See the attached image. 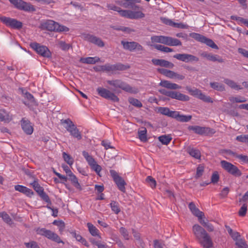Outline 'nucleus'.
<instances>
[{
  "label": "nucleus",
  "mask_w": 248,
  "mask_h": 248,
  "mask_svg": "<svg viewBox=\"0 0 248 248\" xmlns=\"http://www.w3.org/2000/svg\"><path fill=\"white\" fill-rule=\"evenodd\" d=\"M141 0H115V3L120 7L132 10H126L124 17L137 19L143 18L145 14L140 11L141 7L136 3H139Z\"/></svg>",
  "instance_id": "1"
},
{
  "label": "nucleus",
  "mask_w": 248,
  "mask_h": 248,
  "mask_svg": "<svg viewBox=\"0 0 248 248\" xmlns=\"http://www.w3.org/2000/svg\"><path fill=\"white\" fill-rule=\"evenodd\" d=\"M192 232L196 240L204 248H210L213 246L212 239L205 230L198 224L192 227Z\"/></svg>",
  "instance_id": "2"
},
{
  "label": "nucleus",
  "mask_w": 248,
  "mask_h": 248,
  "mask_svg": "<svg viewBox=\"0 0 248 248\" xmlns=\"http://www.w3.org/2000/svg\"><path fill=\"white\" fill-rule=\"evenodd\" d=\"M40 28L43 30L57 32H66L69 31V29L67 27L61 25L59 23L51 20L42 23L40 25Z\"/></svg>",
  "instance_id": "3"
},
{
  "label": "nucleus",
  "mask_w": 248,
  "mask_h": 248,
  "mask_svg": "<svg viewBox=\"0 0 248 248\" xmlns=\"http://www.w3.org/2000/svg\"><path fill=\"white\" fill-rule=\"evenodd\" d=\"M158 92L172 99H175L179 101H187L190 99L188 95L176 91H167L164 89H161L158 90Z\"/></svg>",
  "instance_id": "4"
},
{
  "label": "nucleus",
  "mask_w": 248,
  "mask_h": 248,
  "mask_svg": "<svg viewBox=\"0 0 248 248\" xmlns=\"http://www.w3.org/2000/svg\"><path fill=\"white\" fill-rule=\"evenodd\" d=\"M107 82L109 85L113 86L115 89L114 91H116V89H120L128 93H133L132 88L127 83L121 79H116L111 80H107Z\"/></svg>",
  "instance_id": "5"
},
{
  "label": "nucleus",
  "mask_w": 248,
  "mask_h": 248,
  "mask_svg": "<svg viewBox=\"0 0 248 248\" xmlns=\"http://www.w3.org/2000/svg\"><path fill=\"white\" fill-rule=\"evenodd\" d=\"M36 232L38 234L44 236L55 242L63 243L58 235L50 230H46L45 228H38L36 230Z\"/></svg>",
  "instance_id": "6"
},
{
  "label": "nucleus",
  "mask_w": 248,
  "mask_h": 248,
  "mask_svg": "<svg viewBox=\"0 0 248 248\" xmlns=\"http://www.w3.org/2000/svg\"><path fill=\"white\" fill-rule=\"evenodd\" d=\"M220 165L224 170L235 177H239L242 174L241 171L238 167L231 163L225 160H222L220 162Z\"/></svg>",
  "instance_id": "7"
},
{
  "label": "nucleus",
  "mask_w": 248,
  "mask_h": 248,
  "mask_svg": "<svg viewBox=\"0 0 248 248\" xmlns=\"http://www.w3.org/2000/svg\"><path fill=\"white\" fill-rule=\"evenodd\" d=\"M189 36L198 42L205 44L207 46L211 47L212 48L216 49H218L217 46L213 42L212 40L209 39L202 34L195 32H192L189 34Z\"/></svg>",
  "instance_id": "8"
},
{
  "label": "nucleus",
  "mask_w": 248,
  "mask_h": 248,
  "mask_svg": "<svg viewBox=\"0 0 248 248\" xmlns=\"http://www.w3.org/2000/svg\"><path fill=\"white\" fill-rule=\"evenodd\" d=\"M0 21L7 27L14 29L19 30L21 29L23 26V24L21 22L9 17L1 16H0Z\"/></svg>",
  "instance_id": "9"
},
{
  "label": "nucleus",
  "mask_w": 248,
  "mask_h": 248,
  "mask_svg": "<svg viewBox=\"0 0 248 248\" xmlns=\"http://www.w3.org/2000/svg\"><path fill=\"white\" fill-rule=\"evenodd\" d=\"M30 46L38 54L44 57L50 58L51 56V52L49 49L45 46L41 45L36 42H33L31 43Z\"/></svg>",
  "instance_id": "10"
},
{
  "label": "nucleus",
  "mask_w": 248,
  "mask_h": 248,
  "mask_svg": "<svg viewBox=\"0 0 248 248\" xmlns=\"http://www.w3.org/2000/svg\"><path fill=\"white\" fill-rule=\"evenodd\" d=\"M186 91L190 93L191 95L197 97L198 98L202 100L205 102L207 103H213V101L212 99L209 96L205 95L202 93L201 90L196 88H191L190 87L186 86Z\"/></svg>",
  "instance_id": "11"
},
{
  "label": "nucleus",
  "mask_w": 248,
  "mask_h": 248,
  "mask_svg": "<svg viewBox=\"0 0 248 248\" xmlns=\"http://www.w3.org/2000/svg\"><path fill=\"white\" fill-rule=\"evenodd\" d=\"M109 172L118 189L122 192H125V186L126 185V184L125 182L124 179L122 177L120 176L115 170H110Z\"/></svg>",
  "instance_id": "12"
},
{
  "label": "nucleus",
  "mask_w": 248,
  "mask_h": 248,
  "mask_svg": "<svg viewBox=\"0 0 248 248\" xmlns=\"http://www.w3.org/2000/svg\"><path fill=\"white\" fill-rule=\"evenodd\" d=\"M98 94L108 100H110L113 102H118L119 100V98L112 92L109 90L102 87H98L96 89Z\"/></svg>",
  "instance_id": "13"
},
{
  "label": "nucleus",
  "mask_w": 248,
  "mask_h": 248,
  "mask_svg": "<svg viewBox=\"0 0 248 248\" xmlns=\"http://www.w3.org/2000/svg\"><path fill=\"white\" fill-rule=\"evenodd\" d=\"M130 68L128 65H124L121 63L114 64H106L104 65V72H114L116 71H124Z\"/></svg>",
  "instance_id": "14"
},
{
  "label": "nucleus",
  "mask_w": 248,
  "mask_h": 248,
  "mask_svg": "<svg viewBox=\"0 0 248 248\" xmlns=\"http://www.w3.org/2000/svg\"><path fill=\"white\" fill-rule=\"evenodd\" d=\"M121 44L124 49L128 50L130 52H133L135 50L141 51L143 50V47L136 42H125L122 41Z\"/></svg>",
  "instance_id": "15"
},
{
  "label": "nucleus",
  "mask_w": 248,
  "mask_h": 248,
  "mask_svg": "<svg viewBox=\"0 0 248 248\" xmlns=\"http://www.w3.org/2000/svg\"><path fill=\"white\" fill-rule=\"evenodd\" d=\"M160 43L169 46H182V42L179 39L164 35H160Z\"/></svg>",
  "instance_id": "16"
},
{
  "label": "nucleus",
  "mask_w": 248,
  "mask_h": 248,
  "mask_svg": "<svg viewBox=\"0 0 248 248\" xmlns=\"http://www.w3.org/2000/svg\"><path fill=\"white\" fill-rule=\"evenodd\" d=\"M173 58L185 62H197L199 61V59L197 57L186 53L176 54L173 56Z\"/></svg>",
  "instance_id": "17"
},
{
  "label": "nucleus",
  "mask_w": 248,
  "mask_h": 248,
  "mask_svg": "<svg viewBox=\"0 0 248 248\" xmlns=\"http://www.w3.org/2000/svg\"><path fill=\"white\" fill-rule=\"evenodd\" d=\"M188 129L189 131H193L194 133L199 135H203L210 133L214 134L215 132L214 129H211L210 128L202 127L198 125H190L188 127Z\"/></svg>",
  "instance_id": "18"
},
{
  "label": "nucleus",
  "mask_w": 248,
  "mask_h": 248,
  "mask_svg": "<svg viewBox=\"0 0 248 248\" xmlns=\"http://www.w3.org/2000/svg\"><path fill=\"white\" fill-rule=\"evenodd\" d=\"M21 125L23 130L27 135H31L33 131V128L29 120L25 118L22 119Z\"/></svg>",
  "instance_id": "19"
},
{
  "label": "nucleus",
  "mask_w": 248,
  "mask_h": 248,
  "mask_svg": "<svg viewBox=\"0 0 248 248\" xmlns=\"http://www.w3.org/2000/svg\"><path fill=\"white\" fill-rule=\"evenodd\" d=\"M152 63L156 66H160L166 68H172L174 67V64L164 59H153Z\"/></svg>",
  "instance_id": "20"
},
{
  "label": "nucleus",
  "mask_w": 248,
  "mask_h": 248,
  "mask_svg": "<svg viewBox=\"0 0 248 248\" xmlns=\"http://www.w3.org/2000/svg\"><path fill=\"white\" fill-rule=\"evenodd\" d=\"M22 90L23 96L25 99L28 100L27 101H23V103L29 107H30V104L32 105H36V101L33 96L29 92H24L23 89H22Z\"/></svg>",
  "instance_id": "21"
},
{
  "label": "nucleus",
  "mask_w": 248,
  "mask_h": 248,
  "mask_svg": "<svg viewBox=\"0 0 248 248\" xmlns=\"http://www.w3.org/2000/svg\"><path fill=\"white\" fill-rule=\"evenodd\" d=\"M15 189L16 191L22 193L29 197H31L34 194L31 189L23 186L19 185H16L15 186Z\"/></svg>",
  "instance_id": "22"
},
{
  "label": "nucleus",
  "mask_w": 248,
  "mask_h": 248,
  "mask_svg": "<svg viewBox=\"0 0 248 248\" xmlns=\"http://www.w3.org/2000/svg\"><path fill=\"white\" fill-rule=\"evenodd\" d=\"M87 40L90 42L97 45L99 47H103L105 46L103 41L100 38L93 35H87Z\"/></svg>",
  "instance_id": "23"
},
{
  "label": "nucleus",
  "mask_w": 248,
  "mask_h": 248,
  "mask_svg": "<svg viewBox=\"0 0 248 248\" xmlns=\"http://www.w3.org/2000/svg\"><path fill=\"white\" fill-rule=\"evenodd\" d=\"M159 85L163 87L171 90H177L181 89V86L176 83H171L169 81L165 80H161L159 83Z\"/></svg>",
  "instance_id": "24"
},
{
  "label": "nucleus",
  "mask_w": 248,
  "mask_h": 248,
  "mask_svg": "<svg viewBox=\"0 0 248 248\" xmlns=\"http://www.w3.org/2000/svg\"><path fill=\"white\" fill-rule=\"evenodd\" d=\"M157 110L158 112L160 114L172 118L175 117L174 114H176V111L170 110L167 107H159L157 108Z\"/></svg>",
  "instance_id": "25"
},
{
  "label": "nucleus",
  "mask_w": 248,
  "mask_h": 248,
  "mask_svg": "<svg viewBox=\"0 0 248 248\" xmlns=\"http://www.w3.org/2000/svg\"><path fill=\"white\" fill-rule=\"evenodd\" d=\"M188 207L193 214L197 217L198 219H200L204 216L203 213L200 211L193 202H191L189 203Z\"/></svg>",
  "instance_id": "26"
},
{
  "label": "nucleus",
  "mask_w": 248,
  "mask_h": 248,
  "mask_svg": "<svg viewBox=\"0 0 248 248\" xmlns=\"http://www.w3.org/2000/svg\"><path fill=\"white\" fill-rule=\"evenodd\" d=\"M175 119L177 121L181 122H187L191 120L192 118L191 115H184L180 114V112L176 111V114H174Z\"/></svg>",
  "instance_id": "27"
},
{
  "label": "nucleus",
  "mask_w": 248,
  "mask_h": 248,
  "mask_svg": "<svg viewBox=\"0 0 248 248\" xmlns=\"http://www.w3.org/2000/svg\"><path fill=\"white\" fill-rule=\"evenodd\" d=\"M67 131L70 133L72 136L77 139L78 140H80L82 139L81 134L75 124L73 125V126H72V127Z\"/></svg>",
  "instance_id": "28"
},
{
  "label": "nucleus",
  "mask_w": 248,
  "mask_h": 248,
  "mask_svg": "<svg viewBox=\"0 0 248 248\" xmlns=\"http://www.w3.org/2000/svg\"><path fill=\"white\" fill-rule=\"evenodd\" d=\"M107 7L109 10L118 12L120 16L124 17L126 10H123L120 7L113 4H107Z\"/></svg>",
  "instance_id": "29"
},
{
  "label": "nucleus",
  "mask_w": 248,
  "mask_h": 248,
  "mask_svg": "<svg viewBox=\"0 0 248 248\" xmlns=\"http://www.w3.org/2000/svg\"><path fill=\"white\" fill-rule=\"evenodd\" d=\"M157 71L161 74L170 78H174L175 72L164 68H158Z\"/></svg>",
  "instance_id": "30"
},
{
  "label": "nucleus",
  "mask_w": 248,
  "mask_h": 248,
  "mask_svg": "<svg viewBox=\"0 0 248 248\" xmlns=\"http://www.w3.org/2000/svg\"><path fill=\"white\" fill-rule=\"evenodd\" d=\"M100 61V59L98 57H87V58H82L80 59V62L84 63L87 64H95L96 62H98Z\"/></svg>",
  "instance_id": "31"
},
{
  "label": "nucleus",
  "mask_w": 248,
  "mask_h": 248,
  "mask_svg": "<svg viewBox=\"0 0 248 248\" xmlns=\"http://www.w3.org/2000/svg\"><path fill=\"white\" fill-rule=\"evenodd\" d=\"M187 152L192 157L196 159H200L201 154L198 149L193 148H188Z\"/></svg>",
  "instance_id": "32"
},
{
  "label": "nucleus",
  "mask_w": 248,
  "mask_h": 248,
  "mask_svg": "<svg viewBox=\"0 0 248 248\" xmlns=\"http://www.w3.org/2000/svg\"><path fill=\"white\" fill-rule=\"evenodd\" d=\"M151 46H153L156 49L163 52L168 53L172 52L173 51V49L161 45L154 44L151 45Z\"/></svg>",
  "instance_id": "33"
},
{
  "label": "nucleus",
  "mask_w": 248,
  "mask_h": 248,
  "mask_svg": "<svg viewBox=\"0 0 248 248\" xmlns=\"http://www.w3.org/2000/svg\"><path fill=\"white\" fill-rule=\"evenodd\" d=\"M224 82L232 89L236 90H239L242 89V88L240 86L238 85L236 82L230 79L226 78L224 79Z\"/></svg>",
  "instance_id": "34"
},
{
  "label": "nucleus",
  "mask_w": 248,
  "mask_h": 248,
  "mask_svg": "<svg viewBox=\"0 0 248 248\" xmlns=\"http://www.w3.org/2000/svg\"><path fill=\"white\" fill-rule=\"evenodd\" d=\"M61 124L64 126V127L66 129L67 131L69 130L72 126H73L75 124L70 119H62L61 120Z\"/></svg>",
  "instance_id": "35"
},
{
  "label": "nucleus",
  "mask_w": 248,
  "mask_h": 248,
  "mask_svg": "<svg viewBox=\"0 0 248 248\" xmlns=\"http://www.w3.org/2000/svg\"><path fill=\"white\" fill-rule=\"evenodd\" d=\"M210 85L212 88L218 91L222 92L225 91L224 86L218 82H211Z\"/></svg>",
  "instance_id": "36"
},
{
  "label": "nucleus",
  "mask_w": 248,
  "mask_h": 248,
  "mask_svg": "<svg viewBox=\"0 0 248 248\" xmlns=\"http://www.w3.org/2000/svg\"><path fill=\"white\" fill-rule=\"evenodd\" d=\"M71 234L72 235L73 237L75 238L76 240L81 243L83 245L86 246H88V242L87 241L83 238L79 234H77L75 232H71Z\"/></svg>",
  "instance_id": "37"
},
{
  "label": "nucleus",
  "mask_w": 248,
  "mask_h": 248,
  "mask_svg": "<svg viewBox=\"0 0 248 248\" xmlns=\"http://www.w3.org/2000/svg\"><path fill=\"white\" fill-rule=\"evenodd\" d=\"M87 225L89 231L92 235L93 236L98 235L99 231L91 223H88Z\"/></svg>",
  "instance_id": "38"
},
{
  "label": "nucleus",
  "mask_w": 248,
  "mask_h": 248,
  "mask_svg": "<svg viewBox=\"0 0 248 248\" xmlns=\"http://www.w3.org/2000/svg\"><path fill=\"white\" fill-rule=\"evenodd\" d=\"M207 60L212 62H218L220 63L224 62V60L219 56L210 53Z\"/></svg>",
  "instance_id": "39"
},
{
  "label": "nucleus",
  "mask_w": 248,
  "mask_h": 248,
  "mask_svg": "<svg viewBox=\"0 0 248 248\" xmlns=\"http://www.w3.org/2000/svg\"><path fill=\"white\" fill-rule=\"evenodd\" d=\"M158 140L163 144L168 145L171 140L172 138L169 135H164L159 136Z\"/></svg>",
  "instance_id": "40"
},
{
  "label": "nucleus",
  "mask_w": 248,
  "mask_h": 248,
  "mask_svg": "<svg viewBox=\"0 0 248 248\" xmlns=\"http://www.w3.org/2000/svg\"><path fill=\"white\" fill-rule=\"evenodd\" d=\"M30 185L32 186L34 190L38 193V194L41 193V191H44L43 187L40 186L37 181L36 180H34L33 182L30 184Z\"/></svg>",
  "instance_id": "41"
},
{
  "label": "nucleus",
  "mask_w": 248,
  "mask_h": 248,
  "mask_svg": "<svg viewBox=\"0 0 248 248\" xmlns=\"http://www.w3.org/2000/svg\"><path fill=\"white\" fill-rule=\"evenodd\" d=\"M21 10H24L26 12H34L36 9L32 4L24 1Z\"/></svg>",
  "instance_id": "42"
},
{
  "label": "nucleus",
  "mask_w": 248,
  "mask_h": 248,
  "mask_svg": "<svg viewBox=\"0 0 248 248\" xmlns=\"http://www.w3.org/2000/svg\"><path fill=\"white\" fill-rule=\"evenodd\" d=\"M70 181L73 185L78 189H81V186L78 182V179L77 177L74 175H71L69 177L67 178Z\"/></svg>",
  "instance_id": "43"
},
{
  "label": "nucleus",
  "mask_w": 248,
  "mask_h": 248,
  "mask_svg": "<svg viewBox=\"0 0 248 248\" xmlns=\"http://www.w3.org/2000/svg\"><path fill=\"white\" fill-rule=\"evenodd\" d=\"M82 155L90 166L96 162L92 156L90 155L88 153L85 151L82 152Z\"/></svg>",
  "instance_id": "44"
},
{
  "label": "nucleus",
  "mask_w": 248,
  "mask_h": 248,
  "mask_svg": "<svg viewBox=\"0 0 248 248\" xmlns=\"http://www.w3.org/2000/svg\"><path fill=\"white\" fill-rule=\"evenodd\" d=\"M11 119L6 111L3 109L0 110V120L1 121L9 122Z\"/></svg>",
  "instance_id": "45"
},
{
  "label": "nucleus",
  "mask_w": 248,
  "mask_h": 248,
  "mask_svg": "<svg viewBox=\"0 0 248 248\" xmlns=\"http://www.w3.org/2000/svg\"><path fill=\"white\" fill-rule=\"evenodd\" d=\"M110 205L111 208V210L116 214H118L120 211L121 209L119 207V203L115 201H112L110 203Z\"/></svg>",
  "instance_id": "46"
},
{
  "label": "nucleus",
  "mask_w": 248,
  "mask_h": 248,
  "mask_svg": "<svg viewBox=\"0 0 248 248\" xmlns=\"http://www.w3.org/2000/svg\"><path fill=\"white\" fill-rule=\"evenodd\" d=\"M146 133L147 130L145 128H144L143 130L138 131L139 138L141 141L145 142L147 140Z\"/></svg>",
  "instance_id": "47"
},
{
  "label": "nucleus",
  "mask_w": 248,
  "mask_h": 248,
  "mask_svg": "<svg viewBox=\"0 0 248 248\" xmlns=\"http://www.w3.org/2000/svg\"><path fill=\"white\" fill-rule=\"evenodd\" d=\"M229 100L232 103H243L247 101L246 99L244 97L237 96V97H230Z\"/></svg>",
  "instance_id": "48"
},
{
  "label": "nucleus",
  "mask_w": 248,
  "mask_h": 248,
  "mask_svg": "<svg viewBox=\"0 0 248 248\" xmlns=\"http://www.w3.org/2000/svg\"><path fill=\"white\" fill-rule=\"evenodd\" d=\"M16 8L21 10L24 4V1L22 0H9Z\"/></svg>",
  "instance_id": "49"
},
{
  "label": "nucleus",
  "mask_w": 248,
  "mask_h": 248,
  "mask_svg": "<svg viewBox=\"0 0 248 248\" xmlns=\"http://www.w3.org/2000/svg\"><path fill=\"white\" fill-rule=\"evenodd\" d=\"M119 231L121 235L124 237L125 240H129L130 239V235L129 234L127 230L124 227H121Z\"/></svg>",
  "instance_id": "50"
},
{
  "label": "nucleus",
  "mask_w": 248,
  "mask_h": 248,
  "mask_svg": "<svg viewBox=\"0 0 248 248\" xmlns=\"http://www.w3.org/2000/svg\"><path fill=\"white\" fill-rule=\"evenodd\" d=\"M62 156L64 161L69 165H71L73 164L74 160L71 157V156L66 154L65 152L62 153Z\"/></svg>",
  "instance_id": "51"
},
{
  "label": "nucleus",
  "mask_w": 248,
  "mask_h": 248,
  "mask_svg": "<svg viewBox=\"0 0 248 248\" xmlns=\"http://www.w3.org/2000/svg\"><path fill=\"white\" fill-rule=\"evenodd\" d=\"M204 167L202 165H199L197 168L196 170V174L195 175V178L196 179L200 178L201 177L203 174L204 171Z\"/></svg>",
  "instance_id": "52"
},
{
  "label": "nucleus",
  "mask_w": 248,
  "mask_h": 248,
  "mask_svg": "<svg viewBox=\"0 0 248 248\" xmlns=\"http://www.w3.org/2000/svg\"><path fill=\"white\" fill-rule=\"evenodd\" d=\"M146 181L149 184L151 188H154L156 186V181L152 176H149L146 179Z\"/></svg>",
  "instance_id": "53"
},
{
  "label": "nucleus",
  "mask_w": 248,
  "mask_h": 248,
  "mask_svg": "<svg viewBox=\"0 0 248 248\" xmlns=\"http://www.w3.org/2000/svg\"><path fill=\"white\" fill-rule=\"evenodd\" d=\"M129 102L131 104L138 108H140L142 106V103L136 98H130L129 99Z\"/></svg>",
  "instance_id": "54"
},
{
  "label": "nucleus",
  "mask_w": 248,
  "mask_h": 248,
  "mask_svg": "<svg viewBox=\"0 0 248 248\" xmlns=\"http://www.w3.org/2000/svg\"><path fill=\"white\" fill-rule=\"evenodd\" d=\"M38 195L43 201L50 204H51V202L48 196L44 192V191H41V193H39Z\"/></svg>",
  "instance_id": "55"
},
{
  "label": "nucleus",
  "mask_w": 248,
  "mask_h": 248,
  "mask_svg": "<svg viewBox=\"0 0 248 248\" xmlns=\"http://www.w3.org/2000/svg\"><path fill=\"white\" fill-rule=\"evenodd\" d=\"M235 245L239 248H247V245L245 240L243 239H238L236 241Z\"/></svg>",
  "instance_id": "56"
},
{
  "label": "nucleus",
  "mask_w": 248,
  "mask_h": 248,
  "mask_svg": "<svg viewBox=\"0 0 248 248\" xmlns=\"http://www.w3.org/2000/svg\"><path fill=\"white\" fill-rule=\"evenodd\" d=\"M247 211V205L246 203L243 204L238 212V215L240 217L245 216Z\"/></svg>",
  "instance_id": "57"
},
{
  "label": "nucleus",
  "mask_w": 248,
  "mask_h": 248,
  "mask_svg": "<svg viewBox=\"0 0 248 248\" xmlns=\"http://www.w3.org/2000/svg\"><path fill=\"white\" fill-rule=\"evenodd\" d=\"M90 167L91 169L94 171H95L96 173L98 174H99V172L102 170L101 167L100 165H98L96 163V162L95 163H93L92 165H90Z\"/></svg>",
  "instance_id": "58"
},
{
  "label": "nucleus",
  "mask_w": 248,
  "mask_h": 248,
  "mask_svg": "<svg viewBox=\"0 0 248 248\" xmlns=\"http://www.w3.org/2000/svg\"><path fill=\"white\" fill-rule=\"evenodd\" d=\"M0 217L2 218L3 220L7 223H10L11 221V219L10 216L6 213L3 212L0 213Z\"/></svg>",
  "instance_id": "59"
},
{
  "label": "nucleus",
  "mask_w": 248,
  "mask_h": 248,
  "mask_svg": "<svg viewBox=\"0 0 248 248\" xmlns=\"http://www.w3.org/2000/svg\"><path fill=\"white\" fill-rule=\"evenodd\" d=\"M236 140L240 142L247 143L248 135L238 136L236 137Z\"/></svg>",
  "instance_id": "60"
},
{
  "label": "nucleus",
  "mask_w": 248,
  "mask_h": 248,
  "mask_svg": "<svg viewBox=\"0 0 248 248\" xmlns=\"http://www.w3.org/2000/svg\"><path fill=\"white\" fill-rule=\"evenodd\" d=\"M219 176L217 172H214L211 177V182L213 184L217 183L219 180Z\"/></svg>",
  "instance_id": "61"
},
{
  "label": "nucleus",
  "mask_w": 248,
  "mask_h": 248,
  "mask_svg": "<svg viewBox=\"0 0 248 248\" xmlns=\"http://www.w3.org/2000/svg\"><path fill=\"white\" fill-rule=\"evenodd\" d=\"M236 157L239 159L243 162L248 163V156L243 155H237Z\"/></svg>",
  "instance_id": "62"
},
{
  "label": "nucleus",
  "mask_w": 248,
  "mask_h": 248,
  "mask_svg": "<svg viewBox=\"0 0 248 248\" xmlns=\"http://www.w3.org/2000/svg\"><path fill=\"white\" fill-rule=\"evenodd\" d=\"M59 46L63 50H68L70 46L69 44H66L62 41H61L59 43Z\"/></svg>",
  "instance_id": "63"
},
{
  "label": "nucleus",
  "mask_w": 248,
  "mask_h": 248,
  "mask_svg": "<svg viewBox=\"0 0 248 248\" xmlns=\"http://www.w3.org/2000/svg\"><path fill=\"white\" fill-rule=\"evenodd\" d=\"M101 145L102 146H103L106 150H107L109 148H111V149L114 148L113 147H112L110 145V142H109L108 140H102L101 142Z\"/></svg>",
  "instance_id": "64"
}]
</instances>
